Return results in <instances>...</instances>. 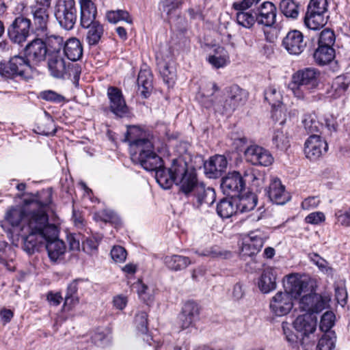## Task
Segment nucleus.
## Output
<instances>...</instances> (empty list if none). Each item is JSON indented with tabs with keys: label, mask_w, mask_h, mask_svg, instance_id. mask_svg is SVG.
<instances>
[{
	"label": "nucleus",
	"mask_w": 350,
	"mask_h": 350,
	"mask_svg": "<svg viewBox=\"0 0 350 350\" xmlns=\"http://www.w3.org/2000/svg\"><path fill=\"white\" fill-rule=\"evenodd\" d=\"M219 90L215 82H210L206 85V89L199 94L200 101L204 107H213L215 111L221 113L229 112L242 105L247 99V92L239 86L234 85L230 88V96L222 105L220 100H216L217 97L214 96V93Z\"/></svg>",
	"instance_id": "7ed1b4c3"
},
{
	"label": "nucleus",
	"mask_w": 350,
	"mask_h": 350,
	"mask_svg": "<svg viewBox=\"0 0 350 350\" xmlns=\"http://www.w3.org/2000/svg\"><path fill=\"white\" fill-rule=\"evenodd\" d=\"M30 9L34 23L40 28L44 29L46 25L49 18V9L33 5L31 6Z\"/></svg>",
	"instance_id": "58836bf2"
},
{
	"label": "nucleus",
	"mask_w": 350,
	"mask_h": 350,
	"mask_svg": "<svg viewBox=\"0 0 350 350\" xmlns=\"http://www.w3.org/2000/svg\"><path fill=\"white\" fill-rule=\"evenodd\" d=\"M309 258L322 272L327 275L332 273V269L328 266V262L319 254L316 253L310 254Z\"/></svg>",
	"instance_id": "603ef678"
},
{
	"label": "nucleus",
	"mask_w": 350,
	"mask_h": 350,
	"mask_svg": "<svg viewBox=\"0 0 350 350\" xmlns=\"http://www.w3.org/2000/svg\"><path fill=\"white\" fill-rule=\"evenodd\" d=\"M110 255L115 262L122 263L126 259L127 252L123 247L116 245L111 250Z\"/></svg>",
	"instance_id": "13d9d810"
},
{
	"label": "nucleus",
	"mask_w": 350,
	"mask_h": 350,
	"mask_svg": "<svg viewBox=\"0 0 350 350\" xmlns=\"http://www.w3.org/2000/svg\"><path fill=\"white\" fill-rule=\"evenodd\" d=\"M199 314L198 305L194 301H187L179 316L180 325L183 329L191 326L193 322L198 319Z\"/></svg>",
	"instance_id": "a878e982"
},
{
	"label": "nucleus",
	"mask_w": 350,
	"mask_h": 350,
	"mask_svg": "<svg viewBox=\"0 0 350 350\" xmlns=\"http://www.w3.org/2000/svg\"><path fill=\"white\" fill-rule=\"evenodd\" d=\"M88 29L85 40L90 46H94L98 44L104 33V28L98 21L92 22L87 27Z\"/></svg>",
	"instance_id": "2f4dec72"
},
{
	"label": "nucleus",
	"mask_w": 350,
	"mask_h": 350,
	"mask_svg": "<svg viewBox=\"0 0 350 350\" xmlns=\"http://www.w3.org/2000/svg\"><path fill=\"white\" fill-rule=\"evenodd\" d=\"M27 207H12L5 215V221L13 228V230L18 234L21 235V226H23V219L27 211Z\"/></svg>",
	"instance_id": "393cba45"
},
{
	"label": "nucleus",
	"mask_w": 350,
	"mask_h": 350,
	"mask_svg": "<svg viewBox=\"0 0 350 350\" xmlns=\"http://www.w3.org/2000/svg\"><path fill=\"white\" fill-rule=\"evenodd\" d=\"M319 204L320 199L318 196H311L301 202V208L304 210H310L317 207Z\"/></svg>",
	"instance_id": "774afa93"
},
{
	"label": "nucleus",
	"mask_w": 350,
	"mask_h": 350,
	"mask_svg": "<svg viewBox=\"0 0 350 350\" xmlns=\"http://www.w3.org/2000/svg\"><path fill=\"white\" fill-rule=\"evenodd\" d=\"M32 67L25 57L17 55L12 57L8 63H0V75L8 79L31 77Z\"/></svg>",
	"instance_id": "423d86ee"
},
{
	"label": "nucleus",
	"mask_w": 350,
	"mask_h": 350,
	"mask_svg": "<svg viewBox=\"0 0 350 350\" xmlns=\"http://www.w3.org/2000/svg\"><path fill=\"white\" fill-rule=\"evenodd\" d=\"M282 327L286 340L291 344L296 343L299 336L293 332L291 325L287 322H283Z\"/></svg>",
	"instance_id": "0e129e2a"
},
{
	"label": "nucleus",
	"mask_w": 350,
	"mask_h": 350,
	"mask_svg": "<svg viewBox=\"0 0 350 350\" xmlns=\"http://www.w3.org/2000/svg\"><path fill=\"white\" fill-rule=\"evenodd\" d=\"M328 18L329 15L307 10L304 17V24L308 29L317 30L326 25Z\"/></svg>",
	"instance_id": "c756f323"
},
{
	"label": "nucleus",
	"mask_w": 350,
	"mask_h": 350,
	"mask_svg": "<svg viewBox=\"0 0 350 350\" xmlns=\"http://www.w3.org/2000/svg\"><path fill=\"white\" fill-rule=\"evenodd\" d=\"M267 236L260 230L250 232L243 240L240 254L242 257L258 254L263 246Z\"/></svg>",
	"instance_id": "9d476101"
},
{
	"label": "nucleus",
	"mask_w": 350,
	"mask_h": 350,
	"mask_svg": "<svg viewBox=\"0 0 350 350\" xmlns=\"http://www.w3.org/2000/svg\"><path fill=\"white\" fill-rule=\"evenodd\" d=\"M313 56L317 64L325 65L334 59L335 51L332 47L319 45Z\"/></svg>",
	"instance_id": "72a5a7b5"
},
{
	"label": "nucleus",
	"mask_w": 350,
	"mask_h": 350,
	"mask_svg": "<svg viewBox=\"0 0 350 350\" xmlns=\"http://www.w3.org/2000/svg\"><path fill=\"white\" fill-rule=\"evenodd\" d=\"M47 53L44 41L40 38L33 40L25 48V57L30 64H38L44 61Z\"/></svg>",
	"instance_id": "dca6fc26"
},
{
	"label": "nucleus",
	"mask_w": 350,
	"mask_h": 350,
	"mask_svg": "<svg viewBox=\"0 0 350 350\" xmlns=\"http://www.w3.org/2000/svg\"><path fill=\"white\" fill-rule=\"evenodd\" d=\"M335 347L334 337L329 334H325L319 339L317 350H332Z\"/></svg>",
	"instance_id": "5fc2aeb1"
},
{
	"label": "nucleus",
	"mask_w": 350,
	"mask_h": 350,
	"mask_svg": "<svg viewBox=\"0 0 350 350\" xmlns=\"http://www.w3.org/2000/svg\"><path fill=\"white\" fill-rule=\"evenodd\" d=\"M335 42V35L333 31L325 29L319 36V45L332 47Z\"/></svg>",
	"instance_id": "6e6d98bb"
},
{
	"label": "nucleus",
	"mask_w": 350,
	"mask_h": 350,
	"mask_svg": "<svg viewBox=\"0 0 350 350\" xmlns=\"http://www.w3.org/2000/svg\"><path fill=\"white\" fill-rule=\"evenodd\" d=\"M276 13L275 5L270 1H265L256 8V23L265 27H272L275 23Z\"/></svg>",
	"instance_id": "f3484780"
},
{
	"label": "nucleus",
	"mask_w": 350,
	"mask_h": 350,
	"mask_svg": "<svg viewBox=\"0 0 350 350\" xmlns=\"http://www.w3.org/2000/svg\"><path fill=\"white\" fill-rule=\"evenodd\" d=\"M267 193L270 200L276 204H284L291 199L289 193L278 178L271 181Z\"/></svg>",
	"instance_id": "6ab92c4d"
},
{
	"label": "nucleus",
	"mask_w": 350,
	"mask_h": 350,
	"mask_svg": "<svg viewBox=\"0 0 350 350\" xmlns=\"http://www.w3.org/2000/svg\"><path fill=\"white\" fill-rule=\"evenodd\" d=\"M208 63L215 68H221L230 63V56L227 50L222 46H217L207 57Z\"/></svg>",
	"instance_id": "cd10ccee"
},
{
	"label": "nucleus",
	"mask_w": 350,
	"mask_h": 350,
	"mask_svg": "<svg viewBox=\"0 0 350 350\" xmlns=\"http://www.w3.org/2000/svg\"><path fill=\"white\" fill-rule=\"evenodd\" d=\"M273 144L275 148L281 150H286L289 146L288 137L281 129H275L273 137Z\"/></svg>",
	"instance_id": "49530a36"
},
{
	"label": "nucleus",
	"mask_w": 350,
	"mask_h": 350,
	"mask_svg": "<svg viewBox=\"0 0 350 350\" xmlns=\"http://www.w3.org/2000/svg\"><path fill=\"white\" fill-rule=\"evenodd\" d=\"M284 293H287L293 299H299L306 292L308 282L303 280L298 273H291L283 279Z\"/></svg>",
	"instance_id": "f8f14e48"
},
{
	"label": "nucleus",
	"mask_w": 350,
	"mask_h": 350,
	"mask_svg": "<svg viewBox=\"0 0 350 350\" xmlns=\"http://www.w3.org/2000/svg\"><path fill=\"white\" fill-rule=\"evenodd\" d=\"M147 313L146 312H139L135 317V323L139 332L142 334H146L148 331Z\"/></svg>",
	"instance_id": "680f3d73"
},
{
	"label": "nucleus",
	"mask_w": 350,
	"mask_h": 350,
	"mask_svg": "<svg viewBox=\"0 0 350 350\" xmlns=\"http://www.w3.org/2000/svg\"><path fill=\"white\" fill-rule=\"evenodd\" d=\"M107 96L110 100V109L114 114L122 117L127 113L128 107L119 89L109 87L107 90Z\"/></svg>",
	"instance_id": "4be33fe9"
},
{
	"label": "nucleus",
	"mask_w": 350,
	"mask_h": 350,
	"mask_svg": "<svg viewBox=\"0 0 350 350\" xmlns=\"http://www.w3.org/2000/svg\"><path fill=\"white\" fill-rule=\"evenodd\" d=\"M138 90L141 94L147 98L152 89V75L150 70L142 69L137 77Z\"/></svg>",
	"instance_id": "7c9ffc66"
},
{
	"label": "nucleus",
	"mask_w": 350,
	"mask_h": 350,
	"mask_svg": "<svg viewBox=\"0 0 350 350\" xmlns=\"http://www.w3.org/2000/svg\"><path fill=\"white\" fill-rule=\"evenodd\" d=\"M320 75V71L314 68L299 69L292 75L288 88L295 98L305 100L318 88Z\"/></svg>",
	"instance_id": "20e7f679"
},
{
	"label": "nucleus",
	"mask_w": 350,
	"mask_h": 350,
	"mask_svg": "<svg viewBox=\"0 0 350 350\" xmlns=\"http://www.w3.org/2000/svg\"><path fill=\"white\" fill-rule=\"evenodd\" d=\"M31 21L24 17H17L8 29L10 40L16 44H22L29 36Z\"/></svg>",
	"instance_id": "9b49d317"
},
{
	"label": "nucleus",
	"mask_w": 350,
	"mask_h": 350,
	"mask_svg": "<svg viewBox=\"0 0 350 350\" xmlns=\"http://www.w3.org/2000/svg\"><path fill=\"white\" fill-rule=\"evenodd\" d=\"M269 308L275 315L284 316L293 308V298L287 293L279 291L271 298Z\"/></svg>",
	"instance_id": "ddd939ff"
},
{
	"label": "nucleus",
	"mask_w": 350,
	"mask_h": 350,
	"mask_svg": "<svg viewBox=\"0 0 350 350\" xmlns=\"http://www.w3.org/2000/svg\"><path fill=\"white\" fill-rule=\"evenodd\" d=\"M77 9L75 0H57L55 16L59 25L66 30L72 29L77 21Z\"/></svg>",
	"instance_id": "0eeeda50"
},
{
	"label": "nucleus",
	"mask_w": 350,
	"mask_h": 350,
	"mask_svg": "<svg viewBox=\"0 0 350 350\" xmlns=\"http://www.w3.org/2000/svg\"><path fill=\"white\" fill-rule=\"evenodd\" d=\"M282 46L289 54L299 55L304 51L306 42L301 31L292 30L283 38Z\"/></svg>",
	"instance_id": "2eb2a0df"
},
{
	"label": "nucleus",
	"mask_w": 350,
	"mask_h": 350,
	"mask_svg": "<svg viewBox=\"0 0 350 350\" xmlns=\"http://www.w3.org/2000/svg\"><path fill=\"white\" fill-rule=\"evenodd\" d=\"M51 199L44 202L36 201L30 204L21 226L24 250L29 254L38 251L40 245L46 240L45 236L55 237L56 226L49 224L46 213Z\"/></svg>",
	"instance_id": "f03ea898"
},
{
	"label": "nucleus",
	"mask_w": 350,
	"mask_h": 350,
	"mask_svg": "<svg viewBox=\"0 0 350 350\" xmlns=\"http://www.w3.org/2000/svg\"><path fill=\"white\" fill-rule=\"evenodd\" d=\"M307 10L319 14L328 15V1L310 0L308 5Z\"/></svg>",
	"instance_id": "3c124183"
},
{
	"label": "nucleus",
	"mask_w": 350,
	"mask_h": 350,
	"mask_svg": "<svg viewBox=\"0 0 350 350\" xmlns=\"http://www.w3.org/2000/svg\"><path fill=\"white\" fill-rule=\"evenodd\" d=\"M101 239L102 237L98 234L85 238V239L82 241L83 250L88 254L92 255L96 254Z\"/></svg>",
	"instance_id": "a18cd8bd"
},
{
	"label": "nucleus",
	"mask_w": 350,
	"mask_h": 350,
	"mask_svg": "<svg viewBox=\"0 0 350 350\" xmlns=\"http://www.w3.org/2000/svg\"><path fill=\"white\" fill-rule=\"evenodd\" d=\"M228 161L223 155H215L210 158L204 165V172L210 178H217L226 170Z\"/></svg>",
	"instance_id": "412c9836"
},
{
	"label": "nucleus",
	"mask_w": 350,
	"mask_h": 350,
	"mask_svg": "<svg viewBox=\"0 0 350 350\" xmlns=\"http://www.w3.org/2000/svg\"><path fill=\"white\" fill-rule=\"evenodd\" d=\"M111 331L109 327H98L92 335V340L98 347L107 346L111 339Z\"/></svg>",
	"instance_id": "c9c22d12"
},
{
	"label": "nucleus",
	"mask_w": 350,
	"mask_h": 350,
	"mask_svg": "<svg viewBox=\"0 0 350 350\" xmlns=\"http://www.w3.org/2000/svg\"><path fill=\"white\" fill-rule=\"evenodd\" d=\"M350 85V75H340L335 78L332 88L334 93L333 96L337 98L342 95Z\"/></svg>",
	"instance_id": "4c0bfd02"
},
{
	"label": "nucleus",
	"mask_w": 350,
	"mask_h": 350,
	"mask_svg": "<svg viewBox=\"0 0 350 350\" xmlns=\"http://www.w3.org/2000/svg\"><path fill=\"white\" fill-rule=\"evenodd\" d=\"M304 129L308 133L319 132L322 125L317 120L314 114H306L302 119Z\"/></svg>",
	"instance_id": "de8ad7c7"
},
{
	"label": "nucleus",
	"mask_w": 350,
	"mask_h": 350,
	"mask_svg": "<svg viewBox=\"0 0 350 350\" xmlns=\"http://www.w3.org/2000/svg\"><path fill=\"white\" fill-rule=\"evenodd\" d=\"M257 202V196L254 193H250L239 197V201L236 204V207L241 213L247 212L254 208Z\"/></svg>",
	"instance_id": "e433bc0d"
},
{
	"label": "nucleus",
	"mask_w": 350,
	"mask_h": 350,
	"mask_svg": "<svg viewBox=\"0 0 350 350\" xmlns=\"http://www.w3.org/2000/svg\"><path fill=\"white\" fill-rule=\"evenodd\" d=\"M317 319L314 315L305 314L298 316L293 322V328L302 337L308 336L316 330Z\"/></svg>",
	"instance_id": "aec40b11"
},
{
	"label": "nucleus",
	"mask_w": 350,
	"mask_h": 350,
	"mask_svg": "<svg viewBox=\"0 0 350 350\" xmlns=\"http://www.w3.org/2000/svg\"><path fill=\"white\" fill-rule=\"evenodd\" d=\"M335 316L332 312H325L320 321V329L322 332H327L334 325Z\"/></svg>",
	"instance_id": "4d7b16f0"
},
{
	"label": "nucleus",
	"mask_w": 350,
	"mask_h": 350,
	"mask_svg": "<svg viewBox=\"0 0 350 350\" xmlns=\"http://www.w3.org/2000/svg\"><path fill=\"white\" fill-rule=\"evenodd\" d=\"M255 180L256 176L252 168L245 170L243 175L237 171H233L228 172L222 178L221 188L224 194L234 197L244 189L246 182H254Z\"/></svg>",
	"instance_id": "39448f33"
},
{
	"label": "nucleus",
	"mask_w": 350,
	"mask_h": 350,
	"mask_svg": "<svg viewBox=\"0 0 350 350\" xmlns=\"http://www.w3.org/2000/svg\"><path fill=\"white\" fill-rule=\"evenodd\" d=\"M81 282H82V280L77 279L68 284L65 296L64 305H75L79 302V299L76 294L78 291V284Z\"/></svg>",
	"instance_id": "c03bdc74"
},
{
	"label": "nucleus",
	"mask_w": 350,
	"mask_h": 350,
	"mask_svg": "<svg viewBox=\"0 0 350 350\" xmlns=\"http://www.w3.org/2000/svg\"><path fill=\"white\" fill-rule=\"evenodd\" d=\"M236 17L238 24L247 29L251 28L256 22V16H254L250 12H237Z\"/></svg>",
	"instance_id": "09e8293b"
},
{
	"label": "nucleus",
	"mask_w": 350,
	"mask_h": 350,
	"mask_svg": "<svg viewBox=\"0 0 350 350\" xmlns=\"http://www.w3.org/2000/svg\"><path fill=\"white\" fill-rule=\"evenodd\" d=\"M164 262L170 269L180 271L187 267L191 263V260L187 256L172 255L165 256Z\"/></svg>",
	"instance_id": "473e14b6"
},
{
	"label": "nucleus",
	"mask_w": 350,
	"mask_h": 350,
	"mask_svg": "<svg viewBox=\"0 0 350 350\" xmlns=\"http://www.w3.org/2000/svg\"><path fill=\"white\" fill-rule=\"evenodd\" d=\"M124 141L129 144L132 161L146 171H155L157 182L162 188L167 189L175 183L181 192L193 197L192 204L199 209L214 203L215 190L199 184L194 169L188 167L182 158L174 159L167 172L165 171L161 155L167 153V146L152 132L137 126H129Z\"/></svg>",
	"instance_id": "f257e3e1"
},
{
	"label": "nucleus",
	"mask_w": 350,
	"mask_h": 350,
	"mask_svg": "<svg viewBox=\"0 0 350 350\" xmlns=\"http://www.w3.org/2000/svg\"><path fill=\"white\" fill-rule=\"evenodd\" d=\"M329 299L326 297L314 292L303 294L298 300L299 308L306 314L313 315L325 310L328 306Z\"/></svg>",
	"instance_id": "6e6552de"
},
{
	"label": "nucleus",
	"mask_w": 350,
	"mask_h": 350,
	"mask_svg": "<svg viewBox=\"0 0 350 350\" xmlns=\"http://www.w3.org/2000/svg\"><path fill=\"white\" fill-rule=\"evenodd\" d=\"M336 223L344 227L350 226V207L346 210H338L335 213Z\"/></svg>",
	"instance_id": "052dcab7"
},
{
	"label": "nucleus",
	"mask_w": 350,
	"mask_h": 350,
	"mask_svg": "<svg viewBox=\"0 0 350 350\" xmlns=\"http://www.w3.org/2000/svg\"><path fill=\"white\" fill-rule=\"evenodd\" d=\"M43 41L49 55L50 54H60L61 49L65 43L62 36L55 34L46 35Z\"/></svg>",
	"instance_id": "f704fd0d"
},
{
	"label": "nucleus",
	"mask_w": 350,
	"mask_h": 350,
	"mask_svg": "<svg viewBox=\"0 0 350 350\" xmlns=\"http://www.w3.org/2000/svg\"><path fill=\"white\" fill-rule=\"evenodd\" d=\"M236 210V205L232 200L228 199L221 200L217 206V213L222 218L230 217Z\"/></svg>",
	"instance_id": "a19ab883"
},
{
	"label": "nucleus",
	"mask_w": 350,
	"mask_h": 350,
	"mask_svg": "<svg viewBox=\"0 0 350 350\" xmlns=\"http://www.w3.org/2000/svg\"><path fill=\"white\" fill-rule=\"evenodd\" d=\"M325 219V217L324 213L319 211L311 213L305 218L306 223L314 225L322 223Z\"/></svg>",
	"instance_id": "69168bd1"
},
{
	"label": "nucleus",
	"mask_w": 350,
	"mask_h": 350,
	"mask_svg": "<svg viewBox=\"0 0 350 350\" xmlns=\"http://www.w3.org/2000/svg\"><path fill=\"white\" fill-rule=\"evenodd\" d=\"M106 17L111 23H117L120 21H125L128 24L133 23V19L126 10H111L107 12Z\"/></svg>",
	"instance_id": "79ce46f5"
},
{
	"label": "nucleus",
	"mask_w": 350,
	"mask_h": 350,
	"mask_svg": "<svg viewBox=\"0 0 350 350\" xmlns=\"http://www.w3.org/2000/svg\"><path fill=\"white\" fill-rule=\"evenodd\" d=\"M46 240L40 245V247L42 245H44L49 257L52 261L57 260L61 256H62L66 250V246L64 243L58 239V230L56 228V233L55 237H50L49 236H45Z\"/></svg>",
	"instance_id": "a211bd4d"
},
{
	"label": "nucleus",
	"mask_w": 350,
	"mask_h": 350,
	"mask_svg": "<svg viewBox=\"0 0 350 350\" xmlns=\"http://www.w3.org/2000/svg\"><path fill=\"white\" fill-rule=\"evenodd\" d=\"M70 63H67L61 54H50L48 68L51 75L55 78H63L67 73Z\"/></svg>",
	"instance_id": "5701e85b"
},
{
	"label": "nucleus",
	"mask_w": 350,
	"mask_h": 350,
	"mask_svg": "<svg viewBox=\"0 0 350 350\" xmlns=\"http://www.w3.org/2000/svg\"><path fill=\"white\" fill-rule=\"evenodd\" d=\"M199 256H206L211 258H216L223 256V254L216 246L206 248L202 252H197Z\"/></svg>",
	"instance_id": "338daca9"
},
{
	"label": "nucleus",
	"mask_w": 350,
	"mask_h": 350,
	"mask_svg": "<svg viewBox=\"0 0 350 350\" xmlns=\"http://www.w3.org/2000/svg\"><path fill=\"white\" fill-rule=\"evenodd\" d=\"M79 4L81 25L82 27H87L96 21L97 9L92 0H79Z\"/></svg>",
	"instance_id": "bb28decb"
},
{
	"label": "nucleus",
	"mask_w": 350,
	"mask_h": 350,
	"mask_svg": "<svg viewBox=\"0 0 350 350\" xmlns=\"http://www.w3.org/2000/svg\"><path fill=\"white\" fill-rule=\"evenodd\" d=\"M65 55L71 61L79 60L83 55V46L76 38H71L67 40L64 45Z\"/></svg>",
	"instance_id": "c85d7f7f"
},
{
	"label": "nucleus",
	"mask_w": 350,
	"mask_h": 350,
	"mask_svg": "<svg viewBox=\"0 0 350 350\" xmlns=\"http://www.w3.org/2000/svg\"><path fill=\"white\" fill-rule=\"evenodd\" d=\"M272 114L271 116L273 119L279 122L280 124H283L286 121V108L282 105V103L280 105H277L275 107H272Z\"/></svg>",
	"instance_id": "e2e57ef3"
},
{
	"label": "nucleus",
	"mask_w": 350,
	"mask_h": 350,
	"mask_svg": "<svg viewBox=\"0 0 350 350\" xmlns=\"http://www.w3.org/2000/svg\"><path fill=\"white\" fill-rule=\"evenodd\" d=\"M245 161L254 165L267 167L273 162V157L265 148L257 144H251L244 151Z\"/></svg>",
	"instance_id": "1a4fd4ad"
},
{
	"label": "nucleus",
	"mask_w": 350,
	"mask_h": 350,
	"mask_svg": "<svg viewBox=\"0 0 350 350\" xmlns=\"http://www.w3.org/2000/svg\"><path fill=\"white\" fill-rule=\"evenodd\" d=\"M280 9L288 18H297L299 15V5L294 0H282Z\"/></svg>",
	"instance_id": "ea45409f"
},
{
	"label": "nucleus",
	"mask_w": 350,
	"mask_h": 350,
	"mask_svg": "<svg viewBox=\"0 0 350 350\" xmlns=\"http://www.w3.org/2000/svg\"><path fill=\"white\" fill-rule=\"evenodd\" d=\"M278 270L273 267L264 269L258 282V286L263 293H269L277 287Z\"/></svg>",
	"instance_id": "b1692460"
},
{
	"label": "nucleus",
	"mask_w": 350,
	"mask_h": 350,
	"mask_svg": "<svg viewBox=\"0 0 350 350\" xmlns=\"http://www.w3.org/2000/svg\"><path fill=\"white\" fill-rule=\"evenodd\" d=\"M328 149V145L325 139L318 135H310L305 142L304 152L306 157L310 160H316Z\"/></svg>",
	"instance_id": "4468645a"
},
{
	"label": "nucleus",
	"mask_w": 350,
	"mask_h": 350,
	"mask_svg": "<svg viewBox=\"0 0 350 350\" xmlns=\"http://www.w3.org/2000/svg\"><path fill=\"white\" fill-rule=\"evenodd\" d=\"M137 294L139 297L146 304H149L153 300L154 295V288L152 286H148L142 282L136 284Z\"/></svg>",
	"instance_id": "37998d69"
},
{
	"label": "nucleus",
	"mask_w": 350,
	"mask_h": 350,
	"mask_svg": "<svg viewBox=\"0 0 350 350\" xmlns=\"http://www.w3.org/2000/svg\"><path fill=\"white\" fill-rule=\"evenodd\" d=\"M265 98L272 107L282 103V94L274 86H270L265 91Z\"/></svg>",
	"instance_id": "8fccbe9b"
},
{
	"label": "nucleus",
	"mask_w": 350,
	"mask_h": 350,
	"mask_svg": "<svg viewBox=\"0 0 350 350\" xmlns=\"http://www.w3.org/2000/svg\"><path fill=\"white\" fill-rule=\"evenodd\" d=\"M39 98L44 100L55 103H60L65 100V98L64 96L53 90L42 91L39 94Z\"/></svg>",
	"instance_id": "864d4df0"
},
{
	"label": "nucleus",
	"mask_w": 350,
	"mask_h": 350,
	"mask_svg": "<svg viewBox=\"0 0 350 350\" xmlns=\"http://www.w3.org/2000/svg\"><path fill=\"white\" fill-rule=\"evenodd\" d=\"M178 6V0H163L160 3L161 10L165 12L167 16L173 14Z\"/></svg>",
	"instance_id": "bf43d9fd"
}]
</instances>
